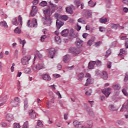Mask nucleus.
I'll return each instance as SVG.
<instances>
[{"mask_svg": "<svg viewBox=\"0 0 128 128\" xmlns=\"http://www.w3.org/2000/svg\"><path fill=\"white\" fill-rule=\"evenodd\" d=\"M50 11L49 8L46 9L44 10V16L45 18L46 21L44 22V24H46V26H50L52 24V21L50 20Z\"/></svg>", "mask_w": 128, "mask_h": 128, "instance_id": "nucleus-1", "label": "nucleus"}, {"mask_svg": "<svg viewBox=\"0 0 128 128\" xmlns=\"http://www.w3.org/2000/svg\"><path fill=\"white\" fill-rule=\"evenodd\" d=\"M20 101L18 97H16L14 100H12L10 101V104L13 108H17L20 106Z\"/></svg>", "mask_w": 128, "mask_h": 128, "instance_id": "nucleus-2", "label": "nucleus"}, {"mask_svg": "<svg viewBox=\"0 0 128 128\" xmlns=\"http://www.w3.org/2000/svg\"><path fill=\"white\" fill-rule=\"evenodd\" d=\"M32 68L34 72H36L38 70H42V68H46V66H44V62L38 63L35 66H33Z\"/></svg>", "mask_w": 128, "mask_h": 128, "instance_id": "nucleus-3", "label": "nucleus"}, {"mask_svg": "<svg viewBox=\"0 0 128 128\" xmlns=\"http://www.w3.org/2000/svg\"><path fill=\"white\" fill-rule=\"evenodd\" d=\"M80 50L76 48H72L70 50V52L72 56H76L78 54H80Z\"/></svg>", "mask_w": 128, "mask_h": 128, "instance_id": "nucleus-4", "label": "nucleus"}, {"mask_svg": "<svg viewBox=\"0 0 128 128\" xmlns=\"http://www.w3.org/2000/svg\"><path fill=\"white\" fill-rule=\"evenodd\" d=\"M30 20H28V22L27 26H29V28H36L38 26V21H36V19H33L31 24Z\"/></svg>", "mask_w": 128, "mask_h": 128, "instance_id": "nucleus-5", "label": "nucleus"}, {"mask_svg": "<svg viewBox=\"0 0 128 128\" xmlns=\"http://www.w3.org/2000/svg\"><path fill=\"white\" fill-rule=\"evenodd\" d=\"M30 60V58L28 56H24L21 60V63L23 66H28V62Z\"/></svg>", "mask_w": 128, "mask_h": 128, "instance_id": "nucleus-6", "label": "nucleus"}, {"mask_svg": "<svg viewBox=\"0 0 128 128\" xmlns=\"http://www.w3.org/2000/svg\"><path fill=\"white\" fill-rule=\"evenodd\" d=\"M5 118L6 120L9 122H12V120H14V115L10 113H6Z\"/></svg>", "mask_w": 128, "mask_h": 128, "instance_id": "nucleus-7", "label": "nucleus"}, {"mask_svg": "<svg viewBox=\"0 0 128 128\" xmlns=\"http://www.w3.org/2000/svg\"><path fill=\"white\" fill-rule=\"evenodd\" d=\"M48 52L50 57L51 58H54V56L56 54V49H54V48H50L48 50Z\"/></svg>", "mask_w": 128, "mask_h": 128, "instance_id": "nucleus-8", "label": "nucleus"}, {"mask_svg": "<svg viewBox=\"0 0 128 128\" xmlns=\"http://www.w3.org/2000/svg\"><path fill=\"white\" fill-rule=\"evenodd\" d=\"M110 90H112V88H108L106 90H102V92L104 94H105L106 98H108V96H110Z\"/></svg>", "mask_w": 128, "mask_h": 128, "instance_id": "nucleus-9", "label": "nucleus"}, {"mask_svg": "<svg viewBox=\"0 0 128 128\" xmlns=\"http://www.w3.org/2000/svg\"><path fill=\"white\" fill-rule=\"evenodd\" d=\"M74 4L76 8H80H80L82 10L84 8V3L80 4V0H74Z\"/></svg>", "mask_w": 128, "mask_h": 128, "instance_id": "nucleus-10", "label": "nucleus"}, {"mask_svg": "<svg viewBox=\"0 0 128 128\" xmlns=\"http://www.w3.org/2000/svg\"><path fill=\"white\" fill-rule=\"evenodd\" d=\"M38 12V8L36 6H32V10L30 12V16H34L36 14V13Z\"/></svg>", "mask_w": 128, "mask_h": 128, "instance_id": "nucleus-11", "label": "nucleus"}, {"mask_svg": "<svg viewBox=\"0 0 128 128\" xmlns=\"http://www.w3.org/2000/svg\"><path fill=\"white\" fill-rule=\"evenodd\" d=\"M62 26H64V22L61 20L57 19L56 21V26L57 28V30H58Z\"/></svg>", "mask_w": 128, "mask_h": 128, "instance_id": "nucleus-12", "label": "nucleus"}, {"mask_svg": "<svg viewBox=\"0 0 128 128\" xmlns=\"http://www.w3.org/2000/svg\"><path fill=\"white\" fill-rule=\"evenodd\" d=\"M29 116L32 120H34L36 118V112L34 111V110H29Z\"/></svg>", "mask_w": 128, "mask_h": 128, "instance_id": "nucleus-13", "label": "nucleus"}, {"mask_svg": "<svg viewBox=\"0 0 128 128\" xmlns=\"http://www.w3.org/2000/svg\"><path fill=\"white\" fill-rule=\"evenodd\" d=\"M128 108V100H126L123 106H122L121 109L120 110V112H124V110H126Z\"/></svg>", "mask_w": 128, "mask_h": 128, "instance_id": "nucleus-14", "label": "nucleus"}, {"mask_svg": "<svg viewBox=\"0 0 128 128\" xmlns=\"http://www.w3.org/2000/svg\"><path fill=\"white\" fill-rule=\"evenodd\" d=\"M121 40H125V47L128 48V38L126 36H122L120 37Z\"/></svg>", "mask_w": 128, "mask_h": 128, "instance_id": "nucleus-15", "label": "nucleus"}, {"mask_svg": "<svg viewBox=\"0 0 128 128\" xmlns=\"http://www.w3.org/2000/svg\"><path fill=\"white\" fill-rule=\"evenodd\" d=\"M76 44L78 48H82V44H84V41L80 40V39H78L76 42Z\"/></svg>", "mask_w": 128, "mask_h": 128, "instance_id": "nucleus-16", "label": "nucleus"}, {"mask_svg": "<svg viewBox=\"0 0 128 128\" xmlns=\"http://www.w3.org/2000/svg\"><path fill=\"white\" fill-rule=\"evenodd\" d=\"M64 62H68L70 60V56L68 54L64 56L63 58Z\"/></svg>", "mask_w": 128, "mask_h": 128, "instance_id": "nucleus-17", "label": "nucleus"}, {"mask_svg": "<svg viewBox=\"0 0 128 128\" xmlns=\"http://www.w3.org/2000/svg\"><path fill=\"white\" fill-rule=\"evenodd\" d=\"M96 65V61L90 62L88 63V69L92 70L94 68V66Z\"/></svg>", "mask_w": 128, "mask_h": 128, "instance_id": "nucleus-18", "label": "nucleus"}, {"mask_svg": "<svg viewBox=\"0 0 128 128\" xmlns=\"http://www.w3.org/2000/svg\"><path fill=\"white\" fill-rule=\"evenodd\" d=\"M68 32H70L68 29H66L61 32V35L62 36H68Z\"/></svg>", "mask_w": 128, "mask_h": 128, "instance_id": "nucleus-19", "label": "nucleus"}, {"mask_svg": "<svg viewBox=\"0 0 128 128\" xmlns=\"http://www.w3.org/2000/svg\"><path fill=\"white\" fill-rule=\"evenodd\" d=\"M108 110H110V112H116V110H118L114 105L112 104H110L108 106Z\"/></svg>", "mask_w": 128, "mask_h": 128, "instance_id": "nucleus-20", "label": "nucleus"}, {"mask_svg": "<svg viewBox=\"0 0 128 128\" xmlns=\"http://www.w3.org/2000/svg\"><path fill=\"white\" fill-rule=\"evenodd\" d=\"M94 84V79L90 78H88L86 80V82L84 84V86H88V84Z\"/></svg>", "mask_w": 128, "mask_h": 128, "instance_id": "nucleus-21", "label": "nucleus"}, {"mask_svg": "<svg viewBox=\"0 0 128 128\" xmlns=\"http://www.w3.org/2000/svg\"><path fill=\"white\" fill-rule=\"evenodd\" d=\"M126 54H127L126 50L124 48H122L120 50L119 56H122V58H124V55L126 56Z\"/></svg>", "mask_w": 128, "mask_h": 128, "instance_id": "nucleus-22", "label": "nucleus"}, {"mask_svg": "<svg viewBox=\"0 0 128 128\" xmlns=\"http://www.w3.org/2000/svg\"><path fill=\"white\" fill-rule=\"evenodd\" d=\"M74 126L76 128H78L80 126H82V123L76 120L73 122Z\"/></svg>", "mask_w": 128, "mask_h": 128, "instance_id": "nucleus-23", "label": "nucleus"}, {"mask_svg": "<svg viewBox=\"0 0 128 128\" xmlns=\"http://www.w3.org/2000/svg\"><path fill=\"white\" fill-rule=\"evenodd\" d=\"M42 78L44 80H48V81H50V80H52V78H50V76H48V74L44 75L42 76Z\"/></svg>", "mask_w": 128, "mask_h": 128, "instance_id": "nucleus-24", "label": "nucleus"}, {"mask_svg": "<svg viewBox=\"0 0 128 128\" xmlns=\"http://www.w3.org/2000/svg\"><path fill=\"white\" fill-rule=\"evenodd\" d=\"M87 110L90 116H92V118H94V113L92 110H90V108H87Z\"/></svg>", "mask_w": 128, "mask_h": 128, "instance_id": "nucleus-25", "label": "nucleus"}, {"mask_svg": "<svg viewBox=\"0 0 128 128\" xmlns=\"http://www.w3.org/2000/svg\"><path fill=\"white\" fill-rule=\"evenodd\" d=\"M112 88L116 90H120V86L119 84L113 85Z\"/></svg>", "mask_w": 128, "mask_h": 128, "instance_id": "nucleus-26", "label": "nucleus"}, {"mask_svg": "<svg viewBox=\"0 0 128 128\" xmlns=\"http://www.w3.org/2000/svg\"><path fill=\"white\" fill-rule=\"evenodd\" d=\"M102 78L103 80H108V76L106 72H102Z\"/></svg>", "mask_w": 128, "mask_h": 128, "instance_id": "nucleus-27", "label": "nucleus"}, {"mask_svg": "<svg viewBox=\"0 0 128 128\" xmlns=\"http://www.w3.org/2000/svg\"><path fill=\"white\" fill-rule=\"evenodd\" d=\"M87 124H88V128H92V126H94V122L92 120H88L87 122Z\"/></svg>", "mask_w": 128, "mask_h": 128, "instance_id": "nucleus-28", "label": "nucleus"}, {"mask_svg": "<svg viewBox=\"0 0 128 128\" xmlns=\"http://www.w3.org/2000/svg\"><path fill=\"white\" fill-rule=\"evenodd\" d=\"M110 26L111 28L114 30H118V24H114V23L110 24Z\"/></svg>", "mask_w": 128, "mask_h": 128, "instance_id": "nucleus-29", "label": "nucleus"}, {"mask_svg": "<svg viewBox=\"0 0 128 128\" xmlns=\"http://www.w3.org/2000/svg\"><path fill=\"white\" fill-rule=\"evenodd\" d=\"M78 78L79 80H82V78H84V74L82 72H80L78 74Z\"/></svg>", "mask_w": 128, "mask_h": 128, "instance_id": "nucleus-30", "label": "nucleus"}, {"mask_svg": "<svg viewBox=\"0 0 128 128\" xmlns=\"http://www.w3.org/2000/svg\"><path fill=\"white\" fill-rule=\"evenodd\" d=\"M0 25L2 26H4V28H8V26L6 22L4 20L1 22Z\"/></svg>", "mask_w": 128, "mask_h": 128, "instance_id": "nucleus-31", "label": "nucleus"}, {"mask_svg": "<svg viewBox=\"0 0 128 128\" xmlns=\"http://www.w3.org/2000/svg\"><path fill=\"white\" fill-rule=\"evenodd\" d=\"M66 12L68 14H72V7L66 8Z\"/></svg>", "mask_w": 128, "mask_h": 128, "instance_id": "nucleus-32", "label": "nucleus"}, {"mask_svg": "<svg viewBox=\"0 0 128 128\" xmlns=\"http://www.w3.org/2000/svg\"><path fill=\"white\" fill-rule=\"evenodd\" d=\"M94 40H96V38L94 37H92L91 40H90L88 42V46H92V42H94Z\"/></svg>", "mask_w": 128, "mask_h": 128, "instance_id": "nucleus-33", "label": "nucleus"}, {"mask_svg": "<svg viewBox=\"0 0 128 128\" xmlns=\"http://www.w3.org/2000/svg\"><path fill=\"white\" fill-rule=\"evenodd\" d=\"M14 32L16 34H20V32H22V31L20 30V27H17L16 29H14Z\"/></svg>", "mask_w": 128, "mask_h": 128, "instance_id": "nucleus-34", "label": "nucleus"}, {"mask_svg": "<svg viewBox=\"0 0 128 128\" xmlns=\"http://www.w3.org/2000/svg\"><path fill=\"white\" fill-rule=\"evenodd\" d=\"M12 24L14 26H18V20L16 19V18H13V20H12Z\"/></svg>", "mask_w": 128, "mask_h": 128, "instance_id": "nucleus-35", "label": "nucleus"}, {"mask_svg": "<svg viewBox=\"0 0 128 128\" xmlns=\"http://www.w3.org/2000/svg\"><path fill=\"white\" fill-rule=\"evenodd\" d=\"M88 4L89 6H91L92 8L93 6H96V2L94 3L92 2V0H90L88 2Z\"/></svg>", "mask_w": 128, "mask_h": 128, "instance_id": "nucleus-36", "label": "nucleus"}, {"mask_svg": "<svg viewBox=\"0 0 128 128\" xmlns=\"http://www.w3.org/2000/svg\"><path fill=\"white\" fill-rule=\"evenodd\" d=\"M55 40L56 42H60L62 40H60V37L59 36H55Z\"/></svg>", "mask_w": 128, "mask_h": 128, "instance_id": "nucleus-37", "label": "nucleus"}, {"mask_svg": "<svg viewBox=\"0 0 128 128\" xmlns=\"http://www.w3.org/2000/svg\"><path fill=\"white\" fill-rule=\"evenodd\" d=\"M107 21H108V20L106 19V18H101L100 20V22H101V24H106V22Z\"/></svg>", "mask_w": 128, "mask_h": 128, "instance_id": "nucleus-38", "label": "nucleus"}, {"mask_svg": "<svg viewBox=\"0 0 128 128\" xmlns=\"http://www.w3.org/2000/svg\"><path fill=\"white\" fill-rule=\"evenodd\" d=\"M19 42L21 44H22V48H24V44H26V40H24L22 41V39H19Z\"/></svg>", "mask_w": 128, "mask_h": 128, "instance_id": "nucleus-39", "label": "nucleus"}, {"mask_svg": "<svg viewBox=\"0 0 128 128\" xmlns=\"http://www.w3.org/2000/svg\"><path fill=\"white\" fill-rule=\"evenodd\" d=\"M90 94H92V89H88L86 92V96H90Z\"/></svg>", "mask_w": 128, "mask_h": 128, "instance_id": "nucleus-40", "label": "nucleus"}, {"mask_svg": "<svg viewBox=\"0 0 128 128\" xmlns=\"http://www.w3.org/2000/svg\"><path fill=\"white\" fill-rule=\"evenodd\" d=\"M60 18L61 20H63L66 21V20H68V18L66 15H63L60 16Z\"/></svg>", "mask_w": 128, "mask_h": 128, "instance_id": "nucleus-41", "label": "nucleus"}, {"mask_svg": "<svg viewBox=\"0 0 128 128\" xmlns=\"http://www.w3.org/2000/svg\"><path fill=\"white\" fill-rule=\"evenodd\" d=\"M48 4V2L46 1H42L40 4V6H46Z\"/></svg>", "mask_w": 128, "mask_h": 128, "instance_id": "nucleus-42", "label": "nucleus"}, {"mask_svg": "<svg viewBox=\"0 0 128 128\" xmlns=\"http://www.w3.org/2000/svg\"><path fill=\"white\" fill-rule=\"evenodd\" d=\"M13 128H20V124L15 122L13 124Z\"/></svg>", "mask_w": 128, "mask_h": 128, "instance_id": "nucleus-43", "label": "nucleus"}, {"mask_svg": "<svg viewBox=\"0 0 128 128\" xmlns=\"http://www.w3.org/2000/svg\"><path fill=\"white\" fill-rule=\"evenodd\" d=\"M24 72L26 74H32V70L30 68H26Z\"/></svg>", "mask_w": 128, "mask_h": 128, "instance_id": "nucleus-44", "label": "nucleus"}, {"mask_svg": "<svg viewBox=\"0 0 128 128\" xmlns=\"http://www.w3.org/2000/svg\"><path fill=\"white\" fill-rule=\"evenodd\" d=\"M2 100H6L8 98V94L3 95L2 96Z\"/></svg>", "mask_w": 128, "mask_h": 128, "instance_id": "nucleus-45", "label": "nucleus"}, {"mask_svg": "<svg viewBox=\"0 0 128 128\" xmlns=\"http://www.w3.org/2000/svg\"><path fill=\"white\" fill-rule=\"evenodd\" d=\"M116 122L118 124H120V126H122L124 124V122L121 120H118Z\"/></svg>", "mask_w": 128, "mask_h": 128, "instance_id": "nucleus-46", "label": "nucleus"}, {"mask_svg": "<svg viewBox=\"0 0 128 128\" xmlns=\"http://www.w3.org/2000/svg\"><path fill=\"white\" fill-rule=\"evenodd\" d=\"M96 64L97 66H102V62L100 60H97L96 62Z\"/></svg>", "mask_w": 128, "mask_h": 128, "instance_id": "nucleus-47", "label": "nucleus"}, {"mask_svg": "<svg viewBox=\"0 0 128 128\" xmlns=\"http://www.w3.org/2000/svg\"><path fill=\"white\" fill-rule=\"evenodd\" d=\"M18 20L19 22H20V24H21V26H22V16H19L18 17Z\"/></svg>", "mask_w": 128, "mask_h": 128, "instance_id": "nucleus-48", "label": "nucleus"}, {"mask_svg": "<svg viewBox=\"0 0 128 128\" xmlns=\"http://www.w3.org/2000/svg\"><path fill=\"white\" fill-rule=\"evenodd\" d=\"M37 126H41L42 128L44 126V125L42 124V121L40 120H38L37 122Z\"/></svg>", "mask_w": 128, "mask_h": 128, "instance_id": "nucleus-49", "label": "nucleus"}, {"mask_svg": "<svg viewBox=\"0 0 128 128\" xmlns=\"http://www.w3.org/2000/svg\"><path fill=\"white\" fill-rule=\"evenodd\" d=\"M48 3L50 4V5L51 6L52 8H58V6H56V4L52 3L51 2H49Z\"/></svg>", "mask_w": 128, "mask_h": 128, "instance_id": "nucleus-50", "label": "nucleus"}, {"mask_svg": "<svg viewBox=\"0 0 128 128\" xmlns=\"http://www.w3.org/2000/svg\"><path fill=\"white\" fill-rule=\"evenodd\" d=\"M106 4L108 8H110V4H112V0H106Z\"/></svg>", "mask_w": 128, "mask_h": 128, "instance_id": "nucleus-51", "label": "nucleus"}, {"mask_svg": "<svg viewBox=\"0 0 128 128\" xmlns=\"http://www.w3.org/2000/svg\"><path fill=\"white\" fill-rule=\"evenodd\" d=\"M46 38V35H43L41 36L40 38V40L42 42H44V39Z\"/></svg>", "mask_w": 128, "mask_h": 128, "instance_id": "nucleus-52", "label": "nucleus"}, {"mask_svg": "<svg viewBox=\"0 0 128 128\" xmlns=\"http://www.w3.org/2000/svg\"><path fill=\"white\" fill-rule=\"evenodd\" d=\"M128 72H126L125 74V76L124 78V82H128Z\"/></svg>", "mask_w": 128, "mask_h": 128, "instance_id": "nucleus-53", "label": "nucleus"}, {"mask_svg": "<svg viewBox=\"0 0 128 128\" xmlns=\"http://www.w3.org/2000/svg\"><path fill=\"white\" fill-rule=\"evenodd\" d=\"M28 122H26L24 123V126L22 127V128H28Z\"/></svg>", "mask_w": 128, "mask_h": 128, "instance_id": "nucleus-54", "label": "nucleus"}, {"mask_svg": "<svg viewBox=\"0 0 128 128\" xmlns=\"http://www.w3.org/2000/svg\"><path fill=\"white\" fill-rule=\"evenodd\" d=\"M95 74L96 76H100V71L98 70H96L95 71Z\"/></svg>", "mask_w": 128, "mask_h": 128, "instance_id": "nucleus-55", "label": "nucleus"}, {"mask_svg": "<svg viewBox=\"0 0 128 128\" xmlns=\"http://www.w3.org/2000/svg\"><path fill=\"white\" fill-rule=\"evenodd\" d=\"M32 4L36 6V4H38V0H33Z\"/></svg>", "mask_w": 128, "mask_h": 128, "instance_id": "nucleus-56", "label": "nucleus"}, {"mask_svg": "<svg viewBox=\"0 0 128 128\" xmlns=\"http://www.w3.org/2000/svg\"><path fill=\"white\" fill-rule=\"evenodd\" d=\"M99 30L100 32H104V30H106V28L104 27L100 26L99 28Z\"/></svg>", "mask_w": 128, "mask_h": 128, "instance_id": "nucleus-57", "label": "nucleus"}, {"mask_svg": "<svg viewBox=\"0 0 128 128\" xmlns=\"http://www.w3.org/2000/svg\"><path fill=\"white\" fill-rule=\"evenodd\" d=\"M122 92L124 94V96H128V92H126V89H123L122 90Z\"/></svg>", "mask_w": 128, "mask_h": 128, "instance_id": "nucleus-58", "label": "nucleus"}, {"mask_svg": "<svg viewBox=\"0 0 128 128\" xmlns=\"http://www.w3.org/2000/svg\"><path fill=\"white\" fill-rule=\"evenodd\" d=\"M87 18H92V14L90 12H88L86 15Z\"/></svg>", "mask_w": 128, "mask_h": 128, "instance_id": "nucleus-59", "label": "nucleus"}, {"mask_svg": "<svg viewBox=\"0 0 128 128\" xmlns=\"http://www.w3.org/2000/svg\"><path fill=\"white\" fill-rule=\"evenodd\" d=\"M106 53L107 54L106 55V56H110V54H111L110 50V49L106 51Z\"/></svg>", "mask_w": 128, "mask_h": 128, "instance_id": "nucleus-60", "label": "nucleus"}, {"mask_svg": "<svg viewBox=\"0 0 128 128\" xmlns=\"http://www.w3.org/2000/svg\"><path fill=\"white\" fill-rule=\"evenodd\" d=\"M88 36V33H84L82 34V38H86V37Z\"/></svg>", "mask_w": 128, "mask_h": 128, "instance_id": "nucleus-61", "label": "nucleus"}, {"mask_svg": "<svg viewBox=\"0 0 128 128\" xmlns=\"http://www.w3.org/2000/svg\"><path fill=\"white\" fill-rule=\"evenodd\" d=\"M14 66H16V64H14V63H13L12 64V66L10 68V70H11V72H14Z\"/></svg>", "mask_w": 128, "mask_h": 128, "instance_id": "nucleus-62", "label": "nucleus"}, {"mask_svg": "<svg viewBox=\"0 0 128 128\" xmlns=\"http://www.w3.org/2000/svg\"><path fill=\"white\" fill-rule=\"evenodd\" d=\"M122 2H123V4H128V0H122Z\"/></svg>", "mask_w": 128, "mask_h": 128, "instance_id": "nucleus-63", "label": "nucleus"}, {"mask_svg": "<svg viewBox=\"0 0 128 128\" xmlns=\"http://www.w3.org/2000/svg\"><path fill=\"white\" fill-rule=\"evenodd\" d=\"M123 12H128V8L124 7V8H123Z\"/></svg>", "mask_w": 128, "mask_h": 128, "instance_id": "nucleus-64", "label": "nucleus"}]
</instances>
